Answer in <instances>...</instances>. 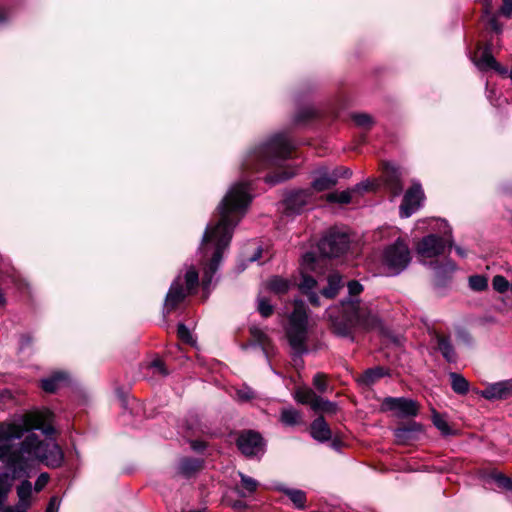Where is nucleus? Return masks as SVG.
<instances>
[{
    "mask_svg": "<svg viewBox=\"0 0 512 512\" xmlns=\"http://www.w3.org/2000/svg\"><path fill=\"white\" fill-rule=\"evenodd\" d=\"M349 237L344 232L331 230L318 244L320 254L324 257H339L347 251Z\"/></svg>",
    "mask_w": 512,
    "mask_h": 512,
    "instance_id": "nucleus-10",
    "label": "nucleus"
},
{
    "mask_svg": "<svg viewBox=\"0 0 512 512\" xmlns=\"http://www.w3.org/2000/svg\"><path fill=\"white\" fill-rule=\"evenodd\" d=\"M67 375L63 372H56L50 377L41 381V387L45 392L54 393L67 382Z\"/></svg>",
    "mask_w": 512,
    "mask_h": 512,
    "instance_id": "nucleus-22",
    "label": "nucleus"
},
{
    "mask_svg": "<svg viewBox=\"0 0 512 512\" xmlns=\"http://www.w3.org/2000/svg\"><path fill=\"white\" fill-rule=\"evenodd\" d=\"M177 333L180 339L185 342H189L191 339L190 331L184 324H179L177 328Z\"/></svg>",
    "mask_w": 512,
    "mask_h": 512,
    "instance_id": "nucleus-50",
    "label": "nucleus"
},
{
    "mask_svg": "<svg viewBox=\"0 0 512 512\" xmlns=\"http://www.w3.org/2000/svg\"><path fill=\"white\" fill-rule=\"evenodd\" d=\"M386 375V370L382 367H374L367 369L361 376L360 380L365 385H372L377 380Z\"/></svg>",
    "mask_w": 512,
    "mask_h": 512,
    "instance_id": "nucleus-31",
    "label": "nucleus"
},
{
    "mask_svg": "<svg viewBox=\"0 0 512 512\" xmlns=\"http://www.w3.org/2000/svg\"><path fill=\"white\" fill-rule=\"evenodd\" d=\"M294 397L298 403L310 405V407L313 408L314 403L319 396H317L310 388H298L295 391Z\"/></svg>",
    "mask_w": 512,
    "mask_h": 512,
    "instance_id": "nucleus-30",
    "label": "nucleus"
},
{
    "mask_svg": "<svg viewBox=\"0 0 512 512\" xmlns=\"http://www.w3.org/2000/svg\"><path fill=\"white\" fill-rule=\"evenodd\" d=\"M293 148L285 134L274 135L247 155L242 164L243 170L260 172L265 169H282L283 163L291 157Z\"/></svg>",
    "mask_w": 512,
    "mask_h": 512,
    "instance_id": "nucleus-3",
    "label": "nucleus"
},
{
    "mask_svg": "<svg viewBox=\"0 0 512 512\" xmlns=\"http://www.w3.org/2000/svg\"><path fill=\"white\" fill-rule=\"evenodd\" d=\"M310 432L311 436L320 442L328 441L332 436L331 430L323 417H318L312 422Z\"/></svg>",
    "mask_w": 512,
    "mask_h": 512,
    "instance_id": "nucleus-20",
    "label": "nucleus"
},
{
    "mask_svg": "<svg viewBox=\"0 0 512 512\" xmlns=\"http://www.w3.org/2000/svg\"><path fill=\"white\" fill-rule=\"evenodd\" d=\"M308 322V311L305 303L302 300H294V308L288 317L285 331L292 350L298 356L307 352Z\"/></svg>",
    "mask_w": 512,
    "mask_h": 512,
    "instance_id": "nucleus-5",
    "label": "nucleus"
},
{
    "mask_svg": "<svg viewBox=\"0 0 512 512\" xmlns=\"http://www.w3.org/2000/svg\"><path fill=\"white\" fill-rule=\"evenodd\" d=\"M431 265L435 272V276L439 281H443L447 277H450L456 270L455 263L448 259L442 263L431 262Z\"/></svg>",
    "mask_w": 512,
    "mask_h": 512,
    "instance_id": "nucleus-24",
    "label": "nucleus"
},
{
    "mask_svg": "<svg viewBox=\"0 0 512 512\" xmlns=\"http://www.w3.org/2000/svg\"><path fill=\"white\" fill-rule=\"evenodd\" d=\"M150 367L155 369L161 375H167L168 372L164 367V363L160 359H155L151 362Z\"/></svg>",
    "mask_w": 512,
    "mask_h": 512,
    "instance_id": "nucleus-51",
    "label": "nucleus"
},
{
    "mask_svg": "<svg viewBox=\"0 0 512 512\" xmlns=\"http://www.w3.org/2000/svg\"><path fill=\"white\" fill-rule=\"evenodd\" d=\"M189 512H206L205 509H202V510H192V511H189Z\"/></svg>",
    "mask_w": 512,
    "mask_h": 512,
    "instance_id": "nucleus-64",
    "label": "nucleus"
},
{
    "mask_svg": "<svg viewBox=\"0 0 512 512\" xmlns=\"http://www.w3.org/2000/svg\"><path fill=\"white\" fill-rule=\"evenodd\" d=\"M313 385L320 392H325L327 390V379L324 374L318 373L313 378Z\"/></svg>",
    "mask_w": 512,
    "mask_h": 512,
    "instance_id": "nucleus-44",
    "label": "nucleus"
},
{
    "mask_svg": "<svg viewBox=\"0 0 512 512\" xmlns=\"http://www.w3.org/2000/svg\"><path fill=\"white\" fill-rule=\"evenodd\" d=\"M385 409L394 411L400 417H414L419 412L418 402L404 397H387L383 401Z\"/></svg>",
    "mask_w": 512,
    "mask_h": 512,
    "instance_id": "nucleus-13",
    "label": "nucleus"
},
{
    "mask_svg": "<svg viewBox=\"0 0 512 512\" xmlns=\"http://www.w3.org/2000/svg\"><path fill=\"white\" fill-rule=\"evenodd\" d=\"M342 316L329 317L332 321L333 331L339 336H348L354 327L364 329L380 328L381 323L378 315L366 303L355 301L352 298L343 301Z\"/></svg>",
    "mask_w": 512,
    "mask_h": 512,
    "instance_id": "nucleus-4",
    "label": "nucleus"
},
{
    "mask_svg": "<svg viewBox=\"0 0 512 512\" xmlns=\"http://www.w3.org/2000/svg\"><path fill=\"white\" fill-rule=\"evenodd\" d=\"M459 337L467 344L471 343V336L465 332V331H461L459 332Z\"/></svg>",
    "mask_w": 512,
    "mask_h": 512,
    "instance_id": "nucleus-56",
    "label": "nucleus"
},
{
    "mask_svg": "<svg viewBox=\"0 0 512 512\" xmlns=\"http://www.w3.org/2000/svg\"><path fill=\"white\" fill-rule=\"evenodd\" d=\"M492 286L498 293H505L511 286L508 280L502 275H496L492 279Z\"/></svg>",
    "mask_w": 512,
    "mask_h": 512,
    "instance_id": "nucleus-39",
    "label": "nucleus"
},
{
    "mask_svg": "<svg viewBox=\"0 0 512 512\" xmlns=\"http://www.w3.org/2000/svg\"><path fill=\"white\" fill-rule=\"evenodd\" d=\"M491 69L497 71L501 75H507V73H508L507 68L502 67L497 61H496V65L493 66Z\"/></svg>",
    "mask_w": 512,
    "mask_h": 512,
    "instance_id": "nucleus-55",
    "label": "nucleus"
},
{
    "mask_svg": "<svg viewBox=\"0 0 512 512\" xmlns=\"http://www.w3.org/2000/svg\"><path fill=\"white\" fill-rule=\"evenodd\" d=\"M203 447L204 446L202 444H198L196 442L192 444V448L195 450L202 449Z\"/></svg>",
    "mask_w": 512,
    "mask_h": 512,
    "instance_id": "nucleus-62",
    "label": "nucleus"
},
{
    "mask_svg": "<svg viewBox=\"0 0 512 512\" xmlns=\"http://www.w3.org/2000/svg\"><path fill=\"white\" fill-rule=\"evenodd\" d=\"M294 174H295L294 171L283 170L281 173L268 174L265 177V181L269 184H276V183L285 181L287 179H290L291 177L294 176Z\"/></svg>",
    "mask_w": 512,
    "mask_h": 512,
    "instance_id": "nucleus-38",
    "label": "nucleus"
},
{
    "mask_svg": "<svg viewBox=\"0 0 512 512\" xmlns=\"http://www.w3.org/2000/svg\"><path fill=\"white\" fill-rule=\"evenodd\" d=\"M239 450L248 457L258 456L264 453L265 443L258 432L243 431L237 438Z\"/></svg>",
    "mask_w": 512,
    "mask_h": 512,
    "instance_id": "nucleus-11",
    "label": "nucleus"
},
{
    "mask_svg": "<svg viewBox=\"0 0 512 512\" xmlns=\"http://www.w3.org/2000/svg\"><path fill=\"white\" fill-rule=\"evenodd\" d=\"M316 412L335 413L337 405L333 402L318 397L312 408Z\"/></svg>",
    "mask_w": 512,
    "mask_h": 512,
    "instance_id": "nucleus-36",
    "label": "nucleus"
},
{
    "mask_svg": "<svg viewBox=\"0 0 512 512\" xmlns=\"http://www.w3.org/2000/svg\"><path fill=\"white\" fill-rule=\"evenodd\" d=\"M28 507H25L23 505L17 504L16 506H5L3 504L2 507H0L1 512H27Z\"/></svg>",
    "mask_w": 512,
    "mask_h": 512,
    "instance_id": "nucleus-52",
    "label": "nucleus"
},
{
    "mask_svg": "<svg viewBox=\"0 0 512 512\" xmlns=\"http://www.w3.org/2000/svg\"><path fill=\"white\" fill-rule=\"evenodd\" d=\"M290 287L291 282L279 276H274L267 281V288L278 295L287 293Z\"/></svg>",
    "mask_w": 512,
    "mask_h": 512,
    "instance_id": "nucleus-27",
    "label": "nucleus"
},
{
    "mask_svg": "<svg viewBox=\"0 0 512 512\" xmlns=\"http://www.w3.org/2000/svg\"><path fill=\"white\" fill-rule=\"evenodd\" d=\"M58 508H59V501H58L57 497H52L49 501V504H48L45 512H58Z\"/></svg>",
    "mask_w": 512,
    "mask_h": 512,
    "instance_id": "nucleus-53",
    "label": "nucleus"
},
{
    "mask_svg": "<svg viewBox=\"0 0 512 512\" xmlns=\"http://www.w3.org/2000/svg\"><path fill=\"white\" fill-rule=\"evenodd\" d=\"M5 19H6L5 11L0 9V23L5 21Z\"/></svg>",
    "mask_w": 512,
    "mask_h": 512,
    "instance_id": "nucleus-61",
    "label": "nucleus"
},
{
    "mask_svg": "<svg viewBox=\"0 0 512 512\" xmlns=\"http://www.w3.org/2000/svg\"><path fill=\"white\" fill-rule=\"evenodd\" d=\"M469 287L474 291H484L488 287L487 278L483 275H473L469 277Z\"/></svg>",
    "mask_w": 512,
    "mask_h": 512,
    "instance_id": "nucleus-37",
    "label": "nucleus"
},
{
    "mask_svg": "<svg viewBox=\"0 0 512 512\" xmlns=\"http://www.w3.org/2000/svg\"><path fill=\"white\" fill-rule=\"evenodd\" d=\"M370 189V184L368 182H363V183H359L357 184L353 189V193L354 192H361V191H368Z\"/></svg>",
    "mask_w": 512,
    "mask_h": 512,
    "instance_id": "nucleus-54",
    "label": "nucleus"
},
{
    "mask_svg": "<svg viewBox=\"0 0 512 512\" xmlns=\"http://www.w3.org/2000/svg\"><path fill=\"white\" fill-rule=\"evenodd\" d=\"M250 201L248 182L233 185L218 206L220 219L207 225L199 247L204 265L202 286L205 290L209 289L222 254L230 244L233 229L245 215Z\"/></svg>",
    "mask_w": 512,
    "mask_h": 512,
    "instance_id": "nucleus-2",
    "label": "nucleus"
},
{
    "mask_svg": "<svg viewBox=\"0 0 512 512\" xmlns=\"http://www.w3.org/2000/svg\"><path fill=\"white\" fill-rule=\"evenodd\" d=\"M352 194V189L341 192L335 191L327 194L326 200L332 203L348 204L352 201Z\"/></svg>",
    "mask_w": 512,
    "mask_h": 512,
    "instance_id": "nucleus-34",
    "label": "nucleus"
},
{
    "mask_svg": "<svg viewBox=\"0 0 512 512\" xmlns=\"http://www.w3.org/2000/svg\"><path fill=\"white\" fill-rule=\"evenodd\" d=\"M435 338L437 349L440 351L445 360L449 363H455L457 361V354L450 339L440 334H437Z\"/></svg>",
    "mask_w": 512,
    "mask_h": 512,
    "instance_id": "nucleus-21",
    "label": "nucleus"
},
{
    "mask_svg": "<svg viewBox=\"0 0 512 512\" xmlns=\"http://www.w3.org/2000/svg\"><path fill=\"white\" fill-rule=\"evenodd\" d=\"M456 252L462 257L466 255L465 251L460 247H456Z\"/></svg>",
    "mask_w": 512,
    "mask_h": 512,
    "instance_id": "nucleus-60",
    "label": "nucleus"
},
{
    "mask_svg": "<svg viewBox=\"0 0 512 512\" xmlns=\"http://www.w3.org/2000/svg\"><path fill=\"white\" fill-rule=\"evenodd\" d=\"M433 423L441 431L443 435H449L451 432V429L448 425V423L439 415H434L433 417Z\"/></svg>",
    "mask_w": 512,
    "mask_h": 512,
    "instance_id": "nucleus-43",
    "label": "nucleus"
},
{
    "mask_svg": "<svg viewBox=\"0 0 512 512\" xmlns=\"http://www.w3.org/2000/svg\"><path fill=\"white\" fill-rule=\"evenodd\" d=\"M203 461L198 458L185 457L179 461L177 473L190 478L202 469Z\"/></svg>",
    "mask_w": 512,
    "mask_h": 512,
    "instance_id": "nucleus-18",
    "label": "nucleus"
},
{
    "mask_svg": "<svg viewBox=\"0 0 512 512\" xmlns=\"http://www.w3.org/2000/svg\"><path fill=\"white\" fill-rule=\"evenodd\" d=\"M340 172V178L341 177H349L351 175V171L346 168H337Z\"/></svg>",
    "mask_w": 512,
    "mask_h": 512,
    "instance_id": "nucleus-57",
    "label": "nucleus"
},
{
    "mask_svg": "<svg viewBox=\"0 0 512 512\" xmlns=\"http://www.w3.org/2000/svg\"><path fill=\"white\" fill-rule=\"evenodd\" d=\"M49 479H50V477H49L48 473H45V472L41 473L35 482L34 490L36 492H40L47 485V483L49 482Z\"/></svg>",
    "mask_w": 512,
    "mask_h": 512,
    "instance_id": "nucleus-47",
    "label": "nucleus"
},
{
    "mask_svg": "<svg viewBox=\"0 0 512 512\" xmlns=\"http://www.w3.org/2000/svg\"><path fill=\"white\" fill-rule=\"evenodd\" d=\"M487 400H500L512 396V381H502L489 385L478 392Z\"/></svg>",
    "mask_w": 512,
    "mask_h": 512,
    "instance_id": "nucleus-16",
    "label": "nucleus"
},
{
    "mask_svg": "<svg viewBox=\"0 0 512 512\" xmlns=\"http://www.w3.org/2000/svg\"><path fill=\"white\" fill-rule=\"evenodd\" d=\"M246 505L241 502V501H237L234 503L233 507L236 508V509H241V508H244Z\"/></svg>",
    "mask_w": 512,
    "mask_h": 512,
    "instance_id": "nucleus-59",
    "label": "nucleus"
},
{
    "mask_svg": "<svg viewBox=\"0 0 512 512\" xmlns=\"http://www.w3.org/2000/svg\"><path fill=\"white\" fill-rule=\"evenodd\" d=\"M424 199V194L420 184H414L404 195L400 206L401 217H410L419 207Z\"/></svg>",
    "mask_w": 512,
    "mask_h": 512,
    "instance_id": "nucleus-15",
    "label": "nucleus"
},
{
    "mask_svg": "<svg viewBox=\"0 0 512 512\" xmlns=\"http://www.w3.org/2000/svg\"><path fill=\"white\" fill-rule=\"evenodd\" d=\"M279 490L283 491L289 499L293 502L296 508L305 509L306 503V494L302 490L298 489H289L284 487H279Z\"/></svg>",
    "mask_w": 512,
    "mask_h": 512,
    "instance_id": "nucleus-29",
    "label": "nucleus"
},
{
    "mask_svg": "<svg viewBox=\"0 0 512 512\" xmlns=\"http://www.w3.org/2000/svg\"><path fill=\"white\" fill-rule=\"evenodd\" d=\"M185 284L183 287L181 277L178 276L170 286V289L166 295L164 310L167 313L172 312L176 309L180 303L184 301L187 295H189L198 285L199 277L195 267L191 266L185 273Z\"/></svg>",
    "mask_w": 512,
    "mask_h": 512,
    "instance_id": "nucleus-6",
    "label": "nucleus"
},
{
    "mask_svg": "<svg viewBox=\"0 0 512 512\" xmlns=\"http://www.w3.org/2000/svg\"><path fill=\"white\" fill-rule=\"evenodd\" d=\"M251 334L253 336V338L263 347H265L268 342H269V339L267 337V335L260 329L258 328H251Z\"/></svg>",
    "mask_w": 512,
    "mask_h": 512,
    "instance_id": "nucleus-45",
    "label": "nucleus"
},
{
    "mask_svg": "<svg viewBox=\"0 0 512 512\" xmlns=\"http://www.w3.org/2000/svg\"><path fill=\"white\" fill-rule=\"evenodd\" d=\"M474 63L480 70L486 71L496 65V60L492 56L490 48L486 47L478 51L474 58Z\"/></svg>",
    "mask_w": 512,
    "mask_h": 512,
    "instance_id": "nucleus-23",
    "label": "nucleus"
},
{
    "mask_svg": "<svg viewBox=\"0 0 512 512\" xmlns=\"http://www.w3.org/2000/svg\"><path fill=\"white\" fill-rule=\"evenodd\" d=\"M315 200L314 193L309 189H301L290 192L285 198L286 211L292 214L302 212L305 207Z\"/></svg>",
    "mask_w": 512,
    "mask_h": 512,
    "instance_id": "nucleus-12",
    "label": "nucleus"
},
{
    "mask_svg": "<svg viewBox=\"0 0 512 512\" xmlns=\"http://www.w3.org/2000/svg\"><path fill=\"white\" fill-rule=\"evenodd\" d=\"M422 432V427L418 423H412L407 426L395 429L394 436L399 444H408L418 439Z\"/></svg>",
    "mask_w": 512,
    "mask_h": 512,
    "instance_id": "nucleus-17",
    "label": "nucleus"
},
{
    "mask_svg": "<svg viewBox=\"0 0 512 512\" xmlns=\"http://www.w3.org/2000/svg\"><path fill=\"white\" fill-rule=\"evenodd\" d=\"M452 242L436 234L423 237L417 244L416 250L422 263L426 264L439 255H442L446 248H451Z\"/></svg>",
    "mask_w": 512,
    "mask_h": 512,
    "instance_id": "nucleus-9",
    "label": "nucleus"
},
{
    "mask_svg": "<svg viewBox=\"0 0 512 512\" xmlns=\"http://www.w3.org/2000/svg\"><path fill=\"white\" fill-rule=\"evenodd\" d=\"M257 310L261 316L267 318L270 317L274 312V307L270 303V300L261 295L257 298Z\"/></svg>",
    "mask_w": 512,
    "mask_h": 512,
    "instance_id": "nucleus-35",
    "label": "nucleus"
},
{
    "mask_svg": "<svg viewBox=\"0 0 512 512\" xmlns=\"http://www.w3.org/2000/svg\"><path fill=\"white\" fill-rule=\"evenodd\" d=\"M342 285L341 276L338 273H332L328 276V286L322 289L321 294L328 299H332L338 294Z\"/></svg>",
    "mask_w": 512,
    "mask_h": 512,
    "instance_id": "nucleus-25",
    "label": "nucleus"
},
{
    "mask_svg": "<svg viewBox=\"0 0 512 512\" xmlns=\"http://www.w3.org/2000/svg\"><path fill=\"white\" fill-rule=\"evenodd\" d=\"M49 411L28 412L9 423L0 424V461L10 469L0 471V507L5 504L15 479L27 474L35 463L58 468L64 453L55 440L40 439L32 431L41 430L46 436L54 433L49 424Z\"/></svg>",
    "mask_w": 512,
    "mask_h": 512,
    "instance_id": "nucleus-1",
    "label": "nucleus"
},
{
    "mask_svg": "<svg viewBox=\"0 0 512 512\" xmlns=\"http://www.w3.org/2000/svg\"><path fill=\"white\" fill-rule=\"evenodd\" d=\"M280 420L286 426H295L300 424L301 415L294 408H284L281 411Z\"/></svg>",
    "mask_w": 512,
    "mask_h": 512,
    "instance_id": "nucleus-32",
    "label": "nucleus"
},
{
    "mask_svg": "<svg viewBox=\"0 0 512 512\" xmlns=\"http://www.w3.org/2000/svg\"><path fill=\"white\" fill-rule=\"evenodd\" d=\"M353 121L360 127L369 128L373 124L372 118L368 114L360 113L352 116Z\"/></svg>",
    "mask_w": 512,
    "mask_h": 512,
    "instance_id": "nucleus-41",
    "label": "nucleus"
},
{
    "mask_svg": "<svg viewBox=\"0 0 512 512\" xmlns=\"http://www.w3.org/2000/svg\"><path fill=\"white\" fill-rule=\"evenodd\" d=\"M236 397L241 402H247L254 399L256 397V393L252 388L248 386H242L236 390Z\"/></svg>",
    "mask_w": 512,
    "mask_h": 512,
    "instance_id": "nucleus-40",
    "label": "nucleus"
},
{
    "mask_svg": "<svg viewBox=\"0 0 512 512\" xmlns=\"http://www.w3.org/2000/svg\"><path fill=\"white\" fill-rule=\"evenodd\" d=\"M484 17L487 19V23L493 31H495L496 33L501 32L502 27L498 22L496 16L491 13L490 9H485Z\"/></svg>",
    "mask_w": 512,
    "mask_h": 512,
    "instance_id": "nucleus-42",
    "label": "nucleus"
},
{
    "mask_svg": "<svg viewBox=\"0 0 512 512\" xmlns=\"http://www.w3.org/2000/svg\"><path fill=\"white\" fill-rule=\"evenodd\" d=\"M493 479L499 486L504 487L506 489H512V479H510L509 477H506L501 473H496L493 475Z\"/></svg>",
    "mask_w": 512,
    "mask_h": 512,
    "instance_id": "nucleus-46",
    "label": "nucleus"
},
{
    "mask_svg": "<svg viewBox=\"0 0 512 512\" xmlns=\"http://www.w3.org/2000/svg\"><path fill=\"white\" fill-rule=\"evenodd\" d=\"M319 259L315 256L312 252H307L303 255L302 258V281L299 284L300 291L306 295L309 299V302L313 306H319V296L316 292L313 291V289L317 286V281L311 277L305 274L306 271H314L315 266L319 263Z\"/></svg>",
    "mask_w": 512,
    "mask_h": 512,
    "instance_id": "nucleus-8",
    "label": "nucleus"
},
{
    "mask_svg": "<svg viewBox=\"0 0 512 512\" xmlns=\"http://www.w3.org/2000/svg\"><path fill=\"white\" fill-rule=\"evenodd\" d=\"M452 390L459 394L465 395L469 391V382L461 375L455 372L449 374Z\"/></svg>",
    "mask_w": 512,
    "mask_h": 512,
    "instance_id": "nucleus-28",
    "label": "nucleus"
},
{
    "mask_svg": "<svg viewBox=\"0 0 512 512\" xmlns=\"http://www.w3.org/2000/svg\"><path fill=\"white\" fill-rule=\"evenodd\" d=\"M484 6H485V9H490L491 8V0H486Z\"/></svg>",
    "mask_w": 512,
    "mask_h": 512,
    "instance_id": "nucleus-63",
    "label": "nucleus"
},
{
    "mask_svg": "<svg viewBox=\"0 0 512 512\" xmlns=\"http://www.w3.org/2000/svg\"><path fill=\"white\" fill-rule=\"evenodd\" d=\"M411 261L408 245L402 239H397L388 245L382 254V264L390 275H398L405 270Z\"/></svg>",
    "mask_w": 512,
    "mask_h": 512,
    "instance_id": "nucleus-7",
    "label": "nucleus"
},
{
    "mask_svg": "<svg viewBox=\"0 0 512 512\" xmlns=\"http://www.w3.org/2000/svg\"><path fill=\"white\" fill-rule=\"evenodd\" d=\"M503 4L500 8V14L510 18L512 15V0H502Z\"/></svg>",
    "mask_w": 512,
    "mask_h": 512,
    "instance_id": "nucleus-49",
    "label": "nucleus"
},
{
    "mask_svg": "<svg viewBox=\"0 0 512 512\" xmlns=\"http://www.w3.org/2000/svg\"><path fill=\"white\" fill-rule=\"evenodd\" d=\"M30 342H31V338L29 336L23 335L21 337V347H24V346L30 344Z\"/></svg>",
    "mask_w": 512,
    "mask_h": 512,
    "instance_id": "nucleus-58",
    "label": "nucleus"
},
{
    "mask_svg": "<svg viewBox=\"0 0 512 512\" xmlns=\"http://www.w3.org/2000/svg\"><path fill=\"white\" fill-rule=\"evenodd\" d=\"M33 487L30 481L24 480L22 481L16 489L18 496V504L23 505L25 507H30L31 498H32Z\"/></svg>",
    "mask_w": 512,
    "mask_h": 512,
    "instance_id": "nucleus-26",
    "label": "nucleus"
},
{
    "mask_svg": "<svg viewBox=\"0 0 512 512\" xmlns=\"http://www.w3.org/2000/svg\"><path fill=\"white\" fill-rule=\"evenodd\" d=\"M239 476L241 479V487L246 491V492L241 491L240 492L241 496L245 497L247 495H251L252 493H254L257 490V488L259 486V483L257 480H255L254 478L249 477L241 472H239Z\"/></svg>",
    "mask_w": 512,
    "mask_h": 512,
    "instance_id": "nucleus-33",
    "label": "nucleus"
},
{
    "mask_svg": "<svg viewBox=\"0 0 512 512\" xmlns=\"http://www.w3.org/2000/svg\"><path fill=\"white\" fill-rule=\"evenodd\" d=\"M347 287L351 297L359 295L363 291V286L356 280L350 281Z\"/></svg>",
    "mask_w": 512,
    "mask_h": 512,
    "instance_id": "nucleus-48",
    "label": "nucleus"
},
{
    "mask_svg": "<svg viewBox=\"0 0 512 512\" xmlns=\"http://www.w3.org/2000/svg\"><path fill=\"white\" fill-rule=\"evenodd\" d=\"M385 182L394 197L399 196L402 193L403 185L400 180V173L390 165H387L386 167Z\"/></svg>",
    "mask_w": 512,
    "mask_h": 512,
    "instance_id": "nucleus-19",
    "label": "nucleus"
},
{
    "mask_svg": "<svg viewBox=\"0 0 512 512\" xmlns=\"http://www.w3.org/2000/svg\"><path fill=\"white\" fill-rule=\"evenodd\" d=\"M339 178L338 169L318 168L313 172L312 189L316 192L329 190L337 184Z\"/></svg>",
    "mask_w": 512,
    "mask_h": 512,
    "instance_id": "nucleus-14",
    "label": "nucleus"
}]
</instances>
